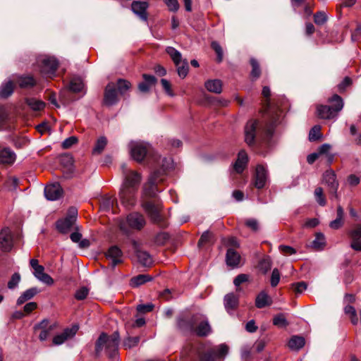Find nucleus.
Listing matches in <instances>:
<instances>
[{
	"label": "nucleus",
	"instance_id": "5701e85b",
	"mask_svg": "<svg viewBox=\"0 0 361 361\" xmlns=\"http://www.w3.org/2000/svg\"><path fill=\"white\" fill-rule=\"evenodd\" d=\"M247 161H248V157H247V153L243 150L239 152V153L238 154L237 160L235 161V162L233 165V168H234L235 171L238 173H242L243 171V170L245 169V168L247 164Z\"/></svg>",
	"mask_w": 361,
	"mask_h": 361
},
{
	"label": "nucleus",
	"instance_id": "a211bd4d",
	"mask_svg": "<svg viewBox=\"0 0 361 361\" xmlns=\"http://www.w3.org/2000/svg\"><path fill=\"white\" fill-rule=\"evenodd\" d=\"M349 235L351 238V247L357 251L361 250V226H356L355 228L349 232Z\"/></svg>",
	"mask_w": 361,
	"mask_h": 361
},
{
	"label": "nucleus",
	"instance_id": "c03bdc74",
	"mask_svg": "<svg viewBox=\"0 0 361 361\" xmlns=\"http://www.w3.org/2000/svg\"><path fill=\"white\" fill-rule=\"evenodd\" d=\"M84 84L82 80L79 78H73L71 80L69 88L74 92H80L82 90Z\"/></svg>",
	"mask_w": 361,
	"mask_h": 361
},
{
	"label": "nucleus",
	"instance_id": "37998d69",
	"mask_svg": "<svg viewBox=\"0 0 361 361\" xmlns=\"http://www.w3.org/2000/svg\"><path fill=\"white\" fill-rule=\"evenodd\" d=\"M314 195L315 200L319 204V205L324 207L326 204V200L324 195L323 189L321 187H317L315 188Z\"/></svg>",
	"mask_w": 361,
	"mask_h": 361
},
{
	"label": "nucleus",
	"instance_id": "f8f14e48",
	"mask_svg": "<svg viewBox=\"0 0 361 361\" xmlns=\"http://www.w3.org/2000/svg\"><path fill=\"white\" fill-rule=\"evenodd\" d=\"M13 246V235L8 228H5L0 232V250L3 252H10Z\"/></svg>",
	"mask_w": 361,
	"mask_h": 361
},
{
	"label": "nucleus",
	"instance_id": "f03ea898",
	"mask_svg": "<svg viewBox=\"0 0 361 361\" xmlns=\"http://www.w3.org/2000/svg\"><path fill=\"white\" fill-rule=\"evenodd\" d=\"M333 106L320 105L317 106V111L318 116L323 119H333L337 117L338 113L343 107V101L338 94H334L329 99Z\"/></svg>",
	"mask_w": 361,
	"mask_h": 361
},
{
	"label": "nucleus",
	"instance_id": "774afa93",
	"mask_svg": "<svg viewBox=\"0 0 361 361\" xmlns=\"http://www.w3.org/2000/svg\"><path fill=\"white\" fill-rule=\"evenodd\" d=\"M216 357L214 350H210L207 351L204 354L201 356L202 361H214Z\"/></svg>",
	"mask_w": 361,
	"mask_h": 361
},
{
	"label": "nucleus",
	"instance_id": "c756f323",
	"mask_svg": "<svg viewBox=\"0 0 361 361\" xmlns=\"http://www.w3.org/2000/svg\"><path fill=\"white\" fill-rule=\"evenodd\" d=\"M136 256L138 262L142 266L149 267L152 264V258L147 252L141 250H136Z\"/></svg>",
	"mask_w": 361,
	"mask_h": 361
},
{
	"label": "nucleus",
	"instance_id": "a19ab883",
	"mask_svg": "<svg viewBox=\"0 0 361 361\" xmlns=\"http://www.w3.org/2000/svg\"><path fill=\"white\" fill-rule=\"evenodd\" d=\"M106 145H107L106 137L104 136L99 137L97 139L94 148L92 149V154L94 155L100 154L103 152L104 148L106 147Z\"/></svg>",
	"mask_w": 361,
	"mask_h": 361
},
{
	"label": "nucleus",
	"instance_id": "864d4df0",
	"mask_svg": "<svg viewBox=\"0 0 361 361\" xmlns=\"http://www.w3.org/2000/svg\"><path fill=\"white\" fill-rule=\"evenodd\" d=\"M327 20V16L324 12H317L314 16V21L317 25H322Z\"/></svg>",
	"mask_w": 361,
	"mask_h": 361
},
{
	"label": "nucleus",
	"instance_id": "0e129e2a",
	"mask_svg": "<svg viewBox=\"0 0 361 361\" xmlns=\"http://www.w3.org/2000/svg\"><path fill=\"white\" fill-rule=\"evenodd\" d=\"M211 238H212V233H209L208 231H204L199 240L198 246L201 247V246L204 245V244L209 243Z\"/></svg>",
	"mask_w": 361,
	"mask_h": 361
},
{
	"label": "nucleus",
	"instance_id": "aec40b11",
	"mask_svg": "<svg viewBox=\"0 0 361 361\" xmlns=\"http://www.w3.org/2000/svg\"><path fill=\"white\" fill-rule=\"evenodd\" d=\"M33 274L37 279L46 285L51 286L54 283V279L49 274L44 273V267L42 265L37 267L33 270Z\"/></svg>",
	"mask_w": 361,
	"mask_h": 361
},
{
	"label": "nucleus",
	"instance_id": "338daca9",
	"mask_svg": "<svg viewBox=\"0 0 361 361\" xmlns=\"http://www.w3.org/2000/svg\"><path fill=\"white\" fill-rule=\"evenodd\" d=\"M279 249L285 255H292L296 253L295 249L288 245H281Z\"/></svg>",
	"mask_w": 361,
	"mask_h": 361
},
{
	"label": "nucleus",
	"instance_id": "09e8293b",
	"mask_svg": "<svg viewBox=\"0 0 361 361\" xmlns=\"http://www.w3.org/2000/svg\"><path fill=\"white\" fill-rule=\"evenodd\" d=\"M139 342H140L139 336H135V337L128 336L124 339L123 345V347L126 349L132 348L137 345Z\"/></svg>",
	"mask_w": 361,
	"mask_h": 361
},
{
	"label": "nucleus",
	"instance_id": "72a5a7b5",
	"mask_svg": "<svg viewBox=\"0 0 361 361\" xmlns=\"http://www.w3.org/2000/svg\"><path fill=\"white\" fill-rule=\"evenodd\" d=\"M305 341L303 337L293 336L288 341V347L293 350H298L305 345Z\"/></svg>",
	"mask_w": 361,
	"mask_h": 361
},
{
	"label": "nucleus",
	"instance_id": "603ef678",
	"mask_svg": "<svg viewBox=\"0 0 361 361\" xmlns=\"http://www.w3.org/2000/svg\"><path fill=\"white\" fill-rule=\"evenodd\" d=\"M250 64L252 66V77L254 78H258L261 74V70L258 61L255 59H251Z\"/></svg>",
	"mask_w": 361,
	"mask_h": 361
},
{
	"label": "nucleus",
	"instance_id": "9d476101",
	"mask_svg": "<svg viewBox=\"0 0 361 361\" xmlns=\"http://www.w3.org/2000/svg\"><path fill=\"white\" fill-rule=\"evenodd\" d=\"M137 190L134 189H120L119 200L121 204L126 209L133 207L137 202Z\"/></svg>",
	"mask_w": 361,
	"mask_h": 361
},
{
	"label": "nucleus",
	"instance_id": "8fccbe9b",
	"mask_svg": "<svg viewBox=\"0 0 361 361\" xmlns=\"http://www.w3.org/2000/svg\"><path fill=\"white\" fill-rule=\"evenodd\" d=\"M273 324L278 327H286L288 325V322L283 314L276 315L273 319Z\"/></svg>",
	"mask_w": 361,
	"mask_h": 361
},
{
	"label": "nucleus",
	"instance_id": "ddd939ff",
	"mask_svg": "<svg viewBox=\"0 0 361 361\" xmlns=\"http://www.w3.org/2000/svg\"><path fill=\"white\" fill-rule=\"evenodd\" d=\"M44 192L45 197L51 201L59 200L63 194V190L58 183L47 185Z\"/></svg>",
	"mask_w": 361,
	"mask_h": 361
},
{
	"label": "nucleus",
	"instance_id": "39448f33",
	"mask_svg": "<svg viewBox=\"0 0 361 361\" xmlns=\"http://www.w3.org/2000/svg\"><path fill=\"white\" fill-rule=\"evenodd\" d=\"M128 147L132 158L137 162H141L152 153L151 145L143 141H131Z\"/></svg>",
	"mask_w": 361,
	"mask_h": 361
},
{
	"label": "nucleus",
	"instance_id": "0eeeda50",
	"mask_svg": "<svg viewBox=\"0 0 361 361\" xmlns=\"http://www.w3.org/2000/svg\"><path fill=\"white\" fill-rule=\"evenodd\" d=\"M39 70L45 76L52 77L58 68L59 63L53 56H40L37 59Z\"/></svg>",
	"mask_w": 361,
	"mask_h": 361
},
{
	"label": "nucleus",
	"instance_id": "bf43d9fd",
	"mask_svg": "<svg viewBox=\"0 0 361 361\" xmlns=\"http://www.w3.org/2000/svg\"><path fill=\"white\" fill-rule=\"evenodd\" d=\"M280 281V272L278 269H274L271 276V286L276 287Z\"/></svg>",
	"mask_w": 361,
	"mask_h": 361
},
{
	"label": "nucleus",
	"instance_id": "4468645a",
	"mask_svg": "<svg viewBox=\"0 0 361 361\" xmlns=\"http://www.w3.org/2000/svg\"><path fill=\"white\" fill-rule=\"evenodd\" d=\"M78 330V326L66 329L62 333L56 335L53 338V344L59 345L63 344L68 338H73Z\"/></svg>",
	"mask_w": 361,
	"mask_h": 361
},
{
	"label": "nucleus",
	"instance_id": "2f4dec72",
	"mask_svg": "<svg viewBox=\"0 0 361 361\" xmlns=\"http://www.w3.org/2000/svg\"><path fill=\"white\" fill-rule=\"evenodd\" d=\"M206 89L211 92L219 94L222 91V82L220 80H209L205 84Z\"/></svg>",
	"mask_w": 361,
	"mask_h": 361
},
{
	"label": "nucleus",
	"instance_id": "473e14b6",
	"mask_svg": "<svg viewBox=\"0 0 361 361\" xmlns=\"http://www.w3.org/2000/svg\"><path fill=\"white\" fill-rule=\"evenodd\" d=\"M14 85L11 80L3 82L0 86V98H7L13 92Z\"/></svg>",
	"mask_w": 361,
	"mask_h": 361
},
{
	"label": "nucleus",
	"instance_id": "1a4fd4ad",
	"mask_svg": "<svg viewBox=\"0 0 361 361\" xmlns=\"http://www.w3.org/2000/svg\"><path fill=\"white\" fill-rule=\"evenodd\" d=\"M323 182L328 186L331 198L338 199V182L336 180L335 172L331 170H326L323 174Z\"/></svg>",
	"mask_w": 361,
	"mask_h": 361
},
{
	"label": "nucleus",
	"instance_id": "6e6552de",
	"mask_svg": "<svg viewBox=\"0 0 361 361\" xmlns=\"http://www.w3.org/2000/svg\"><path fill=\"white\" fill-rule=\"evenodd\" d=\"M142 206L152 221L155 224H158L161 226L165 225L163 217L161 214L160 206L156 205L152 202H143Z\"/></svg>",
	"mask_w": 361,
	"mask_h": 361
},
{
	"label": "nucleus",
	"instance_id": "13d9d810",
	"mask_svg": "<svg viewBox=\"0 0 361 361\" xmlns=\"http://www.w3.org/2000/svg\"><path fill=\"white\" fill-rule=\"evenodd\" d=\"M20 281V276L18 273H15L12 275L11 280L8 283V288L13 289L18 286Z\"/></svg>",
	"mask_w": 361,
	"mask_h": 361
},
{
	"label": "nucleus",
	"instance_id": "dca6fc26",
	"mask_svg": "<svg viewBox=\"0 0 361 361\" xmlns=\"http://www.w3.org/2000/svg\"><path fill=\"white\" fill-rule=\"evenodd\" d=\"M117 101V93L115 85L113 82H110L106 87L104 102L105 104L111 106L115 104Z\"/></svg>",
	"mask_w": 361,
	"mask_h": 361
},
{
	"label": "nucleus",
	"instance_id": "680f3d73",
	"mask_svg": "<svg viewBox=\"0 0 361 361\" xmlns=\"http://www.w3.org/2000/svg\"><path fill=\"white\" fill-rule=\"evenodd\" d=\"M78 138L75 136H71L68 138H66L63 142H62V147L63 149H68L71 147L73 145L77 143Z\"/></svg>",
	"mask_w": 361,
	"mask_h": 361
},
{
	"label": "nucleus",
	"instance_id": "20e7f679",
	"mask_svg": "<svg viewBox=\"0 0 361 361\" xmlns=\"http://www.w3.org/2000/svg\"><path fill=\"white\" fill-rule=\"evenodd\" d=\"M145 219L140 213L132 212L129 214L126 219H121L118 224L120 230L128 234L130 229L140 230L145 225Z\"/></svg>",
	"mask_w": 361,
	"mask_h": 361
},
{
	"label": "nucleus",
	"instance_id": "58836bf2",
	"mask_svg": "<svg viewBox=\"0 0 361 361\" xmlns=\"http://www.w3.org/2000/svg\"><path fill=\"white\" fill-rule=\"evenodd\" d=\"M161 175L160 171H154L153 173L151 174L149 179V184L150 185V187L152 188V192H149L150 196H154L156 195V192H158V190L154 189L155 185L159 182L162 180V178L159 179V176Z\"/></svg>",
	"mask_w": 361,
	"mask_h": 361
},
{
	"label": "nucleus",
	"instance_id": "c9c22d12",
	"mask_svg": "<svg viewBox=\"0 0 361 361\" xmlns=\"http://www.w3.org/2000/svg\"><path fill=\"white\" fill-rule=\"evenodd\" d=\"M25 103L33 111H41L45 106L44 102L34 97L26 98Z\"/></svg>",
	"mask_w": 361,
	"mask_h": 361
},
{
	"label": "nucleus",
	"instance_id": "e433bc0d",
	"mask_svg": "<svg viewBox=\"0 0 361 361\" xmlns=\"http://www.w3.org/2000/svg\"><path fill=\"white\" fill-rule=\"evenodd\" d=\"M152 276L148 274H140L135 276L130 280V286L133 287H138L147 281L152 280Z\"/></svg>",
	"mask_w": 361,
	"mask_h": 361
},
{
	"label": "nucleus",
	"instance_id": "6e6d98bb",
	"mask_svg": "<svg viewBox=\"0 0 361 361\" xmlns=\"http://www.w3.org/2000/svg\"><path fill=\"white\" fill-rule=\"evenodd\" d=\"M320 137V127L315 126H314L309 133V140L310 141H314Z\"/></svg>",
	"mask_w": 361,
	"mask_h": 361
},
{
	"label": "nucleus",
	"instance_id": "052dcab7",
	"mask_svg": "<svg viewBox=\"0 0 361 361\" xmlns=\"http://www.w3.org/2000/svg\"><path fill=\"white\" fill-rule=\"evenodd\" d=\"M212 350H214L216 357H222L227 354L228 348L226 345L221 344Z\"/></svg>",
	"mask_w": 361,
	"mask_h": 361
},
{
	"label": "nucleus",
	"instance_id": "5fc2aeb1",
	"mask_svg": "<svg viewBox=\"0 0 361 361\" xmlns=\"http://www.w3.org/2000/svg\"><path fill=\"white\" fill-rule=\"evenodd\" d=\"M292 288L296 293L300 294L307 288V284L304 281L297 282L292 284Z\"/></svg>",
	"mask_w": 361,
	"mask_h": 361
},
{
	"label": "nucleus",
	"instance_id": "4d7b16f0",
	"mask_svg": "<svg viewBox=\"0 0 361 361\" xmlns=\"http://www.w3.org/2000/svg\"><path fill=\"white\" fill-rule=\"evenodd\" d=\"M89 293V290L86 287H82L76 290L75 298L77 300H82L86 298Z\"/></svg>",
	"mask_w": 361,
	"mask_h": 361
},
{
	"label": "nucleus",
	"instance_id": "ea45409f",
	"mask_svg": "<svg viewBox=\"0 0 361 361\" xmlns=\"http://www.w3.org/2000/svg\"><path fill=\"white\" fill-rule=\"evenodd\" d=\"M166 53L170 56L175 65L180 64L183 62L182 55L179 51L172 47L166 49Z\"/></svg>",
	"mask_w": 361,
	"mask_h": 361
},
{
	"label": "nucleus",
	"instance_id": "412c9836",
	"mask_svg": "<svg viewBox=\"0 0 361 361\" xmlns=\"http://www.w3.org/2000/svg\"><path fill=\"white\" fill-rule=\"evenodd\" d=\"M49 322L48 319H43L39 324L35 326V329H39L42 330L39 335V338L42 341L47 339V338L49 336L50 331L54 329V326H49Z\"/></svg>",
	"mask_w": 361,
	"mask_h": 361
},
{
	"label": "nucleus",
	"instance_id": "f704fd0d",
	"mask_svg": "<svg viewBox=\"0 0 361 361\" xmlns=\"http://www.w3.org/2000/svg\"><path fill=\"white\" fill-rule=\"evenodd\" d=\"M326 245L325 236L322 233H318L315 235L314 240L312 243V247L315 250H322Z\"/></svg>",
	"mask_w": 361,
	"mask_h": 361
},
{
	"label": "nucleus",
	"instance_id": "f3484780",
	"mask_svg": "<svg viewBox=\"0 0 361 361\" xmlns=\"http://www.w3.org/2000/svg\"><path fill=\"white\" fill-rule=\"evenodd\" d=\"M132 11L144 21L147 20V8L148 4L145 1H133L132 4Z\"/></svg>",
	"mask_w": 361,
	"mask_h": 361
},
{
	"label": "nucleus",
	"instance_id": "423d86ee",
	"mask_svg": "<svg viewBox=\"0 0 361 361\" xmlns=\"http://www.w3.org/2000/svg\"><path fill=\"white\" fill-rule=\"evenodd\" d=\"M121 168L123 176V180L121 188L134 189L135 190H138L141 181V175L135 171L128 169L126 164H123L121 166Z\"/></svg>",
	"mask_w": 361,
	"mask_h": 361
},
{
	"label": "nucleus",
	"instance_id": "6ab92c4d",
	"mask_svg": "<svg viewBox=\"0 0 361 361\" xmlns=\"http://www.w3.org/2000/svg\"><path fill=\"white\" fill-rule=\"evenodd\" d=\"M100 209L103 211H111L113 214L118 212V202L113 197H104L100 204Z\"/></svg>",
	"mask_w": 361,
	"mask_h": 361
},
{
	"label": "nucleus",
	"instance_id": "7ed1b4c3",
	"mask_svg": "<svg viewBox=\"0 0 361 361\" xmlns=\"http://www.w3.org/2000/svg\"><path fill=\"white\" fill-rule=\"evenodd\" d=\"M181 326L186 327L188 329H192V332L199 336H207L211 332V326L205 317L200 314H197L191 317V319L187 326L180 322Z\"/></svg>",
	"mask_w": 361,
	"mask_h": 361
},
{
	"label": "nucleus",
	"instance_id": "de8ad7c7",
	"mask_svg": "<svg viewBox=\"0 0 361 361\" xmlns=\"http://www.w3.org/2000/svg\"><path fill=\"white\" fill-rule=\"evenodd\" d=\"M118 90L121 94H125L131 87L129 81L123 79H118L117 81Z\"/></svg>",
	"mask_w": 361,
	"mask_h": 361
},
{
	"label": "nucleus",
	"instance_id": "49530a36",
	"mask_svg": "<svg viewBox=\"0 0 361 361\" xmlns=\"http://www.w3.org/2000/svg\"><path fill=\"white\" fill-rule=\"evenodd\" d=\"M271 266L272 262L269 257L263 258L259 263V268L264 274L268 272L271 269Z\"/></svg>",
	"mask_w": 361,
	"mask_h": 361
},
{
	"label": "nucleus",
	"instance_id": "3c124183",
	"mask_svg": "<svg viewBox=\"0 0 361 361\" xmlns=\"http://www.w3.org/2000/svg\"><path fill=\"white\" fill-rule=\"evenodd\" d=\"M345 313L349 316L350 318L351 322L353 324H357L358 322L357 317L356 316V311L355 308L351 305L345 306L344 309Z\"/></svg>",
	"mask_w": 361,
	"mask_h": 361
},
{
	"label": "nucleus",
	"instance_id": "a878e982",
	"mask_svg": "<svg viewBox=\"0 0 361 361\" xmlns=\"http://www.w3.org/2000/svg\"><path fill=\"white\" fill-rule=\"evenodd\" d=\"M238 304V297L234 293H228L224 296V306L228 312L235 309Z\"/></svg>",
	"mask_w": 361,
	"mask_h": 361
},
{
	"label": "nucleus",
	"instance_id": "7c9ffc66",
	"mask_svg": "<svg viewBox=\"0 0 361 361\" xmlns=\"http://www.w3.org/2000/svg\"><path fill=\"white\" fill-rule=\"evenodd\" d=\"M39 293V290L34 287L24 291L17 300V305H20L26 301L32 299Z\"/></svg>",
	"mask_w": 361,
	"mask_h": 361
},
{
	"label": "nucleus",
	"instance_id": "a18cd8bd",
	"mask_svg": "<svg viewBox=\"0 0 361 361\" xmlns=\"http://www.w3.org/2000/svg\"><path fill=\"white\" fill-rule=\"evenodd\" d=\"M176 66L177 67V72L178 75L182 78H185L186 75H188L189 70L188 63L187 60L184 59L180 64Z\"/></svg>",
	"mask_w": 361,
	"mask_h": 361
},
{
	"label": "nucleus",
	"instance_id": "79ce46f5",
	"mask_svg": "<svg viewBox=\"0 0 361 361\" xmlns=\"http://www.w3.org/2000/svg\"><path fill=\"white\" fill-rule=\"evenodd\" d=\"M35 84L36 81L32 76H20L18 79V85L22 88L32 87Z\"/></svg>",
	"mask_w": 361,
	"mask_h": 361
},
{
	"label": "nucleus",
	"instance_id": "4c0bfd02",
	"mask_svg": "<svg viewBox=\"0 0 361 361\" xmlns=\"http://www.w3.org/2000/svg\"><path fill=\"white\" fill-rule=\"evenodd\" d=\"M70 238L73 243H78L80 248L88 247L90 245L89 240L82 239V234L79 232L72 233Z\"/></svg>",
	"mask_w": 361,
	"mask_h": 361
},
{
	"label": "nucleus",
	"instance_id": "2eb2a0df",
	"mask_svg": "<svg viewBox=\"0 0 361 361\" xmlns=\"http://www.w3.org/2000/svg\"><path fill=\"white\" fill-rule=\"evenodd\" d=\"M257 127L258 123L255 120L249 121L245 127V140L249 145L255 142V132Z\"/></svg>",
	"mask_w": 361,
	"mask_h": 361
},
{
	"label": "nucleus",
	"instance_id": "e2e57ef3",
	"mask_svg": "<svg viewBox=\"0 0 361 361\" xmlns=\"http://www.w3.org/2000/svg\"><path fill=\"white\" fill-rule=\"evenodd\" d=\"M212 47L217 54L218 62H221L223 59V51L220 44L216 42H213L212 43Z\"/></svg>",
	"mask_w": 361,
	"mask_h": 361
},
{
	"label": "nucleus",
	"instance_id": "f257e3e1",
	"mask_svg": "<svg viewBox=\"0 0 361 361\" xmlns=\"http://www.w3.org/2000/svg\"><path fill=\"white\" fill-rule=\"evenodd\" d=\"M120 336L118 331H115L111 336L102 333L96 343V353L99 354L103 350L110 358H116L118 353V347Z\"/></svg>",
	"mask_w": 361,
	"mask_h": 361
},
{
	"label": "nucleus",
	"instance_id": "69168bd1",
	"mask_svg": "<svg viewBox=\"0 0 361 361\" xmlns=\"http://www.w3.org/2000/svg\"><path fill=\"white\" fill-rule=\"evenodd\" d=\"M154 305L152 303L141 304L137 306V310L140 313H146L152 311Z\"/></svg>",
	"mask_w": 361,
	"mask_h": 361
},
{
	"label": "nucleus",
	"instance_id": "b1692460",
	"mask_svg": "<svg viewBox=\"0 0 361 361\" xmlns=\"http://www.w3.org/2000/svg\"><path fill=\"white\" fill-rule=\"evenodd\" d=\"M226 261L228 266L235 268L240 264V256L233 248H229L226 252Z\"/></svg>",
	"mask_w": 361,
	"mask_h": 361
},
{
	"label": "nucleus",
	"instance_id": "393cba45",
	"mask_svg": "<svg viewBox=\"0 0 361 361\" xmlns=\"http://www.w3.org/2000/svg\"><path fill=\"white\" fill-rule=\"evenodd\" d=\"M142 77L145 81L139 84L138 89L142 92H147L152 85H155L157 79L154 76L147 74H143Z\"/></svg>",
	"mask_w": 361,
	"mask_h": 361
},
{
	"label": "nucleus",
	"instance_id": "9b49d317",
	"mask_svg": "<svg viewBox=\"0 0 361 361\" xmlns=\"http://www.w3.org/2000/svg\"><path fill=\"white\" fill-rule=\"evenodd\" d=\"M269 180L267 168L263 165H257L255 169L254 184L258 189L263 188Z\"/></svg>",
	"mask_w": 361,
	"mask_h": 361
},
{
	"label": "nucleus",
	"instance_id": "cd10ccee",
	"mask_svg": "<svg viewBox=\"0 0 361 361\" xmlns=\"http://www.w3.org/2000/svg\"><path fill=\"white\" fill-rule=\"evenodd\" d=\"M74 223L75 222L71 221L70 219L66 217L58 220L56 223V226L59 232L61 233H66L71 228Z\"/></svg>",
	"mask_w": 361,
	"mask_h": 361
},
{
	"label": "nucleus",
	"instance_id": "c85d7f7f",
	"mask_svg": "<svg viewBox=\"0 0 361 361\" xmlns=\"http://www.w3.org/2000/svg\"><path fill=\"white\" fill-rule=\"evenodd\" d=\"M16 159L15 153L9 148H4L0 150V162L4 164H12Z\"/></svg>",
	"mask_w": 361,
	"mask_h": 361
},
{
	"label": "nucleus",
	"instance_id": "4be33fe9",
	"mask_svg": "<svg viewBox=\"0 0 361 361\" xmlns=\"http://www.w3.org/2000/svg\"><path fill=\"white\" fill-rule=\"evenodd\" d=\"M106 257L111 259V267H116L118 263L121 262L122 252L117 246L111 247L106 254Z\"/></svg>",
	"mask_w": 361,
	"mask_h": 361
},
{
	"label": "nucleus",
	"instance_id": "bb28decb",
	"mask_svg": "<svg viewBox=\"0 0 361 361\" xmlns=\"http://www.w3.org/2000/svg\"><path fill=\"white\" fill-rule=\"evenodd\" d=\"M271 298L264 291L260 292L256 297L255 305L257 308H263L271 305Z\"/></svg>",
	"mask_w": 361,
	"mask_h": 361
}]
</instances>
